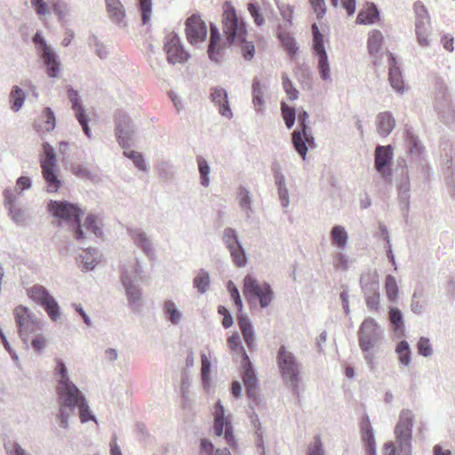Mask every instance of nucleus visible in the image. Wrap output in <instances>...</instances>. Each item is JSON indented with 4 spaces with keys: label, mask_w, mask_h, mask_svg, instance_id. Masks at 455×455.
Instances as JSON below:
<instances>
[{
    "label": "nucleus",
    "mask_w": 455,
    "mask_h": 455,
    "mask_svg": "<svg viewBox=\"0 0 455 455\" xmlns=\"http://www.w3.org/2000/svg\"><path fill=\"white\" fill-rule=\"evenodd\" d=\"M222 25L225 41L222 40L216 26L211 24V37L208 55L215 62L221 58L222 49L230 44L241 45L242 55L245 60H251L255 53L252 43L246 42L247 30L243 19L239 18L230 2H224Z\"/></svg>",
    "instance_id": "obj_1"
},
{
    "label": "nucleus",
    "mask_w": 455,
    "mask_h": 455,
    "mask_svg": "<svg viewBox=\"0 0 455 455\" xmlns=\"http://www.w3.org/2000/svg\"><path fill=\"white\" fill-rule=\"evenodd\" d=\"M276 365L287 387L297 390L300 381V365L291 351L281 345L276 352Z\"/></svg>",
    "instance_id": "obj_2"
},
{
    "label": "nucleus",
    "mask_w": 455,
    "mask_h": 455,
    "mask_svg": "<svg viewBox=\"0 0 455 455\" xmlns=\"http://www.w3.org/2000/svg\"><path fill=\"white\" fill-rule=\"evenodd\" d=\"M359 347L364 352V359L372 366L373 356L371 350L377 347L381 339V331L379 323L372 318H367L363 321L358 331Z\"/></svg>",
    "instance_id": "obj_3"
},
{
    "label": "nucleus",
    "mask_w": 455,
    "mask_h": 455,
    "mask_svg": "<svg viewBox=\"0 0 455 455\" xmlns=\"http://www.w3.org/2000/svg\"><path fill=\"white\" fill-rule=\"evenodd\" d=\"M250 304L259 301L262 308H266L273 299V291L267 283H259L251 275H245L242 290Z\"/></svg>",
    "instance_id": "obj_4"
},
{
    "label": "nucleus",
    "mask_w": 455,
    "mask_h": 455,
    "mask_svg": "<svg viewBox=\"0 0 455 455\" xmlns=\"http://www.w3.org/2000/svg\"><path fill=\"white\" fill-rule=\"evenodd\" d=\"M77 407L79 410V418L82 423H86L88 420L92 419L96 422V419L93 415H92L88 405L86 404V399L84 395H82L79 388L77 394H74L71 396V402L68 403V396L63 399L60 403V427L63 428H67L68 427V419L70 417V413L68 410H72L74 407Z\"/></svg>",
    "instance_id": "obj_5"
},
{
    "label": "nucleus",
    "mask_w": 455,
    "mask_h": 455,
    "mask_svg": "<svg viewBox=\"0 0 455 455\" xmlns=\"http://www.w3.org/2000/svg\"><path fill=\"white\" fill-rule=\"evenodd\" d=\"M48 208L53 217L58 218L60 220H64L67 223L77 225L76 229V239L85 238V235H84L79 225V216L81 214V210L77 206L67 203V201L52 200L48 205Z\"/></svg>",
    "instance_id": "obj_6"
},
{
    "label": "nucleus",
    "mask_w": 455,
    "mask_h": 455,
    "mask_svg": "<svg viewBox=\"0 0 455 455\" xmlns=\"http://www.w3.org/2000/svg\"><path fill=\"white\" fill-rule=\"evenodd\" d=\"M44 156L40 159L43 178L47 183V191L56 192L61 187V180L56 175V156L52 147L43 144Z\"/></svg>",
    "instance_id": "obj_7"
},
{
    "label": "nucleus",
    "mask_w": 455,
    "mask_h": 455,
    "mask_svg": "<svg viewBox=\"0 0 455 455\" xmlns=\"http://www.w3.org/2000/svg\"><path fill=\"white\" fill-rule=\"evenodd\" d=\"M27 295L35 303L43 307L52 321H57L60 308L54 298L41 284H34L27 290Z\"/></svg>",
    "instance_id": "obj_8"
},
{
    "label": "nucleus",
    "mask_w": 455,
    "mask_h": 455,
    "mask_svg": "<svg viewBox=\"0 0 455 455\" xmlns=\"http://www.w3.org/2000/svg\"><path fill=\"white\" fill-rule=\"evenodd\" d=\"M413 419L414 416L411 410H403L395 428L396 443L402 449L404 448L408 451H410L412 438Z\"/></svg>",
    "instance_id": "obj_9"
},
{
    "label": "nucleus",
    "mask_w": 455,
    "mask_h": 455,
    "mask_svg": "<svg viewBox=\"0 0 455 455\" xmlns=\"http://www.w3.org/2000/svg\"><path fill=\"white\" fill-rule=\"evenodd\" d=\"M164 51L168 63L183 64L188 61L191 55L182 46L180 37L175 33H170L164 39Z\"/></svg>",
    "instance_id": "obj_10"
},
{
    "label": "nucleus",
    "mask_w": 455,
    "mask_h": 455,
    "mask_svg": "<svg viewBox=\"0 0 455 455\" xmlns=\"http://www.w3.org/2000/svg\"><path fill=\"white\" fill-rule=\"evenodd\" d=\"M213 415L215 435L218 436L224 435L226 443L233 449H235L236 443L231 419L229 416H225V409L220 401L216 402Z\"/></svg>",
    "instance_id": "obj_11"
},
{
    "label": "nucleus",
    "mask_w": 455,
    "mask_h": 455,
    "mask_svg": "<svg viewBox=\"0 0 455 455\" xmlns=\"http://www.w3.org/2000/svg\"><path fill=\"white\" fill-rule=\"evenodd\" d=\"M311 30L313 34V52L318 58L319 74L323 79H328L330 76V67L324 47L323 36L319 31L316 24L311 26Z\"/></svg>",
    "instance_id": "obj_12"
},
{
    "label": "nucleus",
    "mask_w": 455,
    "mask_h": 455,
    "mask_svg": "<svg viewBox=\"0 0 455 455\" xmlns=\"http://www.w3.org/2000/svg\"><path fill=\"white\" fill-rule=\"evenodd\" d=\"M56 367L53 371L54 376L58 378V394L62 401L68 396V403H71V396L77 394L78 387L70 381L68 375V369L61 359H55Z\"/></svg>",
    "instance_id": "obj_13"
},
{
    "label": "nucleus",
    "mask_w": 455,
    "mask_h": 455,
    "mask_svg": "<svg viewBox=\"0 0 455 455\" xmlns=\"http://www.w3.org/2000/svg\"><path fill=\"white\" fill-rule=\"evenodd\" d=\"M185 34L190 44L204 42L207 37V26L199 15L194 14L185 22Z\"/></svg>",
    "instance_id": "obj_14"
},
{
    "label": "nucleus",
    "mask_w": 455,
    "mask_h": 455,
    "mask_svg": "<svg viewBox=\"0 0 455 455\" xmlns=\"http://www.w3.org/2000/svg\"><path fill=\"white\" fill-rule=\"evenodd\" d=\"M116 133L117 140L123 148L129 147L131 134L133 132L131 120L127 116L120 114L116 118Z\"/></svg>",
    "instance_id": "obj_15"
},
{
    "label": "nucleus",
    "mask_w": 455,
    "mask_h": 455,
    "mask_svg": "<svg viewBox=\"0 0 455 455\" xmlns=\"http://www.w3.org/2000/svg\"><path fill=\"white\" fill-rule=\"evenodd\" d=\"M212 100L218 105L219 112L224 116L225 118L230 119L233 116V112L230 108L228 100V92L223 87L215 86L211 90Z\"/></svg>",
    "instance_id": "obj_16"
},
{
    "label": "nucleus",
    "mask_w": 455,
    "mask_h": 455,
    "mask_svg": "<svg viewBox=\"0 0 455 455\" xmlns=\"http://www.w3.org/2000/svg\"><path fill=\"white\" fill-rule=\"evenodd\" d=\"M388 81L393 88L398 92H403L404 82L395 57L392 53H388Z\"/></svg>",
    "instance_id": "obj_17"
},
{
    "label": "nucleus",
    "mask_w": 455,
    "mask_h": 455,
    "mask_svg": "<svg viewBox=\"0 0 455 455\" xmlns=\"http://www.w3.org/2000/svg\"><path fill=\"white\" fill-rule=\"evenodd\" d=\"M68 97L70 100V102L72 103V108L76 113V118L79 122V124L83 126V130L84 133L87 135L88 138H90V130L88 126V121L86 120V116L84 114V111L83 109L82 105L79 103V95L76 91H74L72 89L68 90Z\"/></svg>",
    "instance_id": "obj_18"
},
{
    "label": "nucleus",
    "mask_w": 455,
    "mask_h": 455,
    "mask_svg": "<svg viewBox=\"0 0 455 455\" xmlns=\"http://www.w3.org/2000/svg\"><path fill=\"white\" fill-rule=\"evenodd\" d=\"M42 59L47 68V74L52 77L58 76L60 72V63L52 48H46L45 52L42 54Z\"/></svg>",
    "instance_id": "obj_19"
},
{
    "label": "nucleus",
    "mask_w": 455,
    "mask_h": 455,
    "mask_svg": "<svg viewBox=\"0 0 455 455\" xmlns=\"http://www.w3.org/2000/svg\"><path fill=\"white\" fill-rule=\"evenodd\" d=\"M377 129L378 133L382 136L388 135L395 125V120L394 119L390 112H381L377 116Z\"/></svg>",
    "instance_id": "obj_20"
},
{
    "label": "nucleus",
    "mask_w": 455,
    "mask_h": 455,
    "mask_svg": "<svg viewBox=\"0 0 455 455\" xmlns=\"http://www.w3.org/2000/svg\"><path fill=\"white\" fill-rule=\"evenodd\" d=\"M243 382L246 388L247 395L255 400L257 398L258 379L250 364L244 370Z\"/></svg>",
    "instance_id": "obj_21"
},
{
    "label": "nucleus",
    "mask_w": 455,
    "mask_h": 455,
    "mask_svg": "<svg viewBox=\"0 0 455 455\" xmlns=\"http://www.w3.org/2000/svg\"><path fill=\"white\" fill-rule=\"evenodd\" d=\"M379 18V13L377 7L372 4H366L362 10H360L357 17L356 23L362 25H370L377 21Z\"/></svg>",
    "instance_id": "obj_22"
},
{
    "label": "nucleus",
    "mask_w": 455,
    "mask_h": 455,
    "mask_svg": "<svg viewBox=\"0 0 455 455\" xmlns=\"http://www.w3.org/2000/svg\"><path fill=\"white\" fill-rule=\"evenodd\" d=\"M15 320L20 334L32 323V315L26 306L19 305L13 310Z\"/></svg>",
    "instance_id": "obj_23"
},
{
    "label": "nucleus",
    "mask_w": 455,
    "mask_h": 455,
    "mask_svg": "<svg viewBox=\"0 0 455 455\" xmlns=\"http://www.w3.org/2000/svg\"><path fill=\"white\" fill-rule=\"evenodd\" d=\"M108 13L116 24H122L125 18V11L120 0H105Z\"/></svg>",
    "instance_id": "obj_24"
},
{
    "label": "nucleus",
    "mask_w": 455,
    "mask_h": 455,
    "mask_svg": "<svg viewBox=\"0 0 455 455\" xmlns=\"http://www.w3.org/2000/svg\"><path fill=\"white\" fill-rule=\"evenodd\" d=\"M392 149L388 147L379 146L375 150V167L379 172L385 173L384 168L392 159Z\"/></svg>",
    "instance_id": "obj_25"
},
{
    "label": "nucleus",
    "mask_w": 455,
    "mask_h": 455,
    "mask_svg": "<svg viewBox=\"0 0 455 455\" xmlns=\"http://www.w3.org/2000/svg\"><path fill=\"white\" fill-rule=\"evenodd\" d=\"M121 282L125 288V292L128 297V300L131 305L136 304L141 300L142 293L137 285L133 284L130 280V277L122 274Z\"/></svg>",
    "instance_id": "obj_26"
},
{
    "label": "nucleus",
    "mask_w": 455,
    "mask_h": 455,
    "mask_svg": "<svg viewBox=\"0 0 455 455\" xmlns=\"http://www.w3.org/2000/svg\"><path fill=\"white\" fill-rule=\"evenodd\" d=\"M292 141H293V147L295 148L297 152L301 156V157L304 159L307 153V148L306 146V142L310 141V137L308 136L307 132H306V135H304L302 130L294 131L292 133Z\"/></svg>",
    "instance_id": "obj_27"
},
{
    "label": "nucleus",
    "mask_w": 455,
    "mask_h": 455,
    "mask_svg": "<svg viewBox=\"0 0 455 455\" xmlns=\"http://www.w3.org/2000/svg\"><path fill=\"white\" fill-rule=\"evenodd\" d=\"M383 43V36L378 29L371 31L368 37V50L371 56L377 57Z\"/></svg>",
    "instance_id": "obj_28"
},
{
    "label": "nucleus",
    "mask_w": 455,
    "mask_h": 455,
    "mask_svg": "<svg viewBox=\"0 0 455 455\" xmlns=\"http://www.w3.org/2000/svg\"><path fill=\"white\" fill-rule=\"evenodd\" d=\"M55 126V117L52 109L49 107H46L43 110L42 120H39L36 124V127L38 131L42 132H51L54 129Z\"/></svg>",
    "instance_id": "obj_29"
},
{
    "label": "nucleus",
    "mask_w": 455,
    "mask_h": 455,
    "mask_svg": "<svg viewBox=\"0 0 455 455\" xmlns=\"http://www.w3.org/2000/svg\"><path fill=\"white\" fill-rule=\"evenodd\" d=\"M252 103L256 111L262 112L264 110L265 102L263 100V89L260 82L255 78L252 82Z\"/></svg>",
    "instance_id": "obj_30"
},
{
    "label": "nucleus",
    "mask_w": 455,
    "mask_h": 455,
    "mask_svg": "<svg viewBox=\"0 0 455 455\" xmlns=\"http://www.w3.org/2000/svg\"><path fill=\"white\" fill-rule=\"evenodd\" d=\"M431 21H429L428 23H425L424 20H416L415 22V29L418 42L422 46H427L429 44L428 36Z\"/></svg>",
    "instance_id": "obj_31"
},
{
    "label": "nucleus",
    "mask_w": 455,
    "mask_h": 455,
    "mask_svg": "<svg viewBox=\"0 0 455 455\" xmlns=\"http://www.w3.org/2000/svg\"><path fill=\"white\" fill-rule=\"evenodd\" d=\"M227 343L233 353L239 354L244 360L249 359L244 348L243 347L241 338L238 332H233L227 339Z\"/></svg>",
    "instance_id": "obj_32"
},
{
    "label": "nucleus",
    "mask_w": 455,
    "mask_h": 455,
    "mask_svg": "<svg viewBox=\"0 0 455 455\" xmlns=\"http://www.w3.org/2000/svg\"><path fill=\"white\" fill-rule=\"evenodd\" d=\"M331 237L332 243L337 247L343 248L347 244V234L344 227L335 226L332 228L331 232Z\"/></svg>",
    "instance_id": "obj_33"
},
{
    "label": "nucleus",
    "mask_w": 455,
    "mask_h": 455,
    "mask_svg": "<svg viewBox=\"0 0 455 455\" xmlns=\"http://www.w3.org/2000/svg\"><path fill=\"white\" fill-rule=\"evenodd\" d=\"M279 38L284 50L291 58H293L299 50L293 36L288 33H282L279 35Z\"/></svg>",
    "instance_id": "obj_34"
},
{
    "label": "nucleus",
    "mask_w": 455,
    "mask_h": 455,
    "mask_svg": "<svg viewBox=\"0 0 455 455\" xmlns=\"http://www.w3.org/2000/svg\"><path fill=\"white\" fill-rule=\"evenodd\" d=\"M25 95L21 89L15 85L10 93V102L12 103V109L19 111L24 103Z\"/></svg>",
    "instance_id": "obj_35"
},
{
    "label": "nucleus",
    "mask_w": 455,
    "mask_h": 455,
    "mask_svg": "<svg viewBox=\"0 0 455 455\" xmlns=\"http://www.w3.org/2000/svg\"><path fill=\"white\" fill-rule=\"evenodd\" d=\"M385 289H386V292H387L388 300L395 301L397 299L398 288H397V282H396L395 276H393L391 275H387L386 283H385Z\"/></svg>",
    "instance_id": "obj_36"
},
{
    "label": "nucleus",
    "mask_w": 455,
    "mask_h": 455,
    "mask_svg": "<svg viewBox=\"0 0 455 455\" xmlns=\"http://www.w3.org/2000/svg\"><path fill=\"white\" fill-rule=\"evenodd\" d=\"M396 352L399 355L400 363L404 366H408L411 362V351L408 342L403 340L397 343Z\"/></svg>",
    "instance_id": "obj_37"
},
{
    "label": "nucleus",
    "mask_w": 455,
    "mask_h": 455,
    "mask_svg": "<svg viewBox=\"0 0 455 455\" xmlns=\"http://www.w3.org/2000/svg\"><path fill=\"white\" fill-rule=\"evenodd\" d=\"M282 81L283 91L288 96L289 100H295V99L299 97V92L295 88L293 83L291 81V78L286 74H283L282 76Z\"/></svg>",
    "instance_id": "obj_38"
},
{
    "label": "nucleus",
    "mask_w": 455,
    "mask_h": 455,
    "mask_svg": "<svg viewBox=\"0 0 455 455\" xmlns=\"http://www.w3.org/2000/svg\"><path fill=\"white\" fill-rule=\"evenodd\" d=\"M229 251L233 256V261L236 266L242 267L245 265L246 256L239 243L235 245H233L232 248L229 249Z\"/></svg>",
    "instance_id": "obj_39"
},
{
    "label": "nucleus",
    "mask_w": 455,
    "mask_h": 455,
    "mask_svg": "<svg viewBox=\"0 0 455 455\" xmlns=\"http://www.w3.org/2000/svg\"><path fill=\"white\" fill-rule=\"evenodd\" d=\"M164 310L165 314L170 316V320L172 323H178L181 319V314L179 312L173 301L167 300L164 304Z\"/></svg>",
    "instance_id": "obj_40"
},
{
    "label": "nucleus",
    "mask_w": 455,
    "mask_h": 455,
    "mask_svg": "<svg viewBox=\"0 0 455 455\" xmlns=\"http://www.w3.org/2000/svg\"><path fill=\"white\" fill-rule=\"evenodd\" d=\"M237 321L239 328L242 331L243 338L246 336V334L251 333L253 331L251 322L249 319L248 315L243 314V312L238 313Z\"/></svg>",
    "instance_id": "obj_41"
},
{
    "label": "nucleus",
    "mask_w": 455,
    "mask_h": 455,
    "mask_svg": "<svg viewBox=\"0 0 455 455\" xmlns=\"http://www.w3.org/2000/svg\"><path fill=\"white\" fill-rule=\"evenodd\" d=\"M209 283V275L206 272H200L194 279V285L201 293L206 291Z\"/></svg>",
    "instance_id": "obj_42"
},
{
    "label": "nucleus",
    "mask_w": 455,
    "mask_h": 455,
    "mask_svg": "<svg viewBox=\"0 0 455 455\" xmlns=\"http://www.w3.org/2000/svg\"><path fill=\"white\" fill-rule=\"evenodd\" d=\"M282 116L286 126L291 129L295 120V110L293 107H290L285 103L282 104Z\"/></svg>",
    "instance_id": "obj_43"
},
{
    "label": "nucleus",
    "mask_w": 455,
    "mask_h": 455,
    "mask_svg": "<svg viewBox=\"0 0 455 455\" xmlns=\"http://www.w3.org/2000/svg\"><path fill=\"white\" fill-rule=\"evenodd\" d=\"M228 290L230 292V295L237 308L238 313L243 312V300L241 299V295L232 281H229L228 283Z\"/></svg>",
    "instance_id": "obj_44"
},
{
    "label": "nucleus",
    "mask_w": 455,
    "mask_h": 455,
    "mask_svg": "<svg viewBox=\"0 0 455 455\" xmlns=\"http://www.w3.org/2000/svg\"><path fill=\"white\" fill-rule=\"evenodd\" d=\"M84 226L87 230L94 234L95 235H101V229L99 225L98 220L95 216L89 215L86 217L84 220Z\"/></svg>",
    "instance_id": "obj_45"
},
{
    "label": "nucleus",
    "mask_w": 455,
    "mask_h": 455,
    "mask_svg": "<svg viewBox=\"0 0 455 455\" xmlns=\"http://www.w3.org/2000/svg\"><path fill=\"white\" fill-rule=\"evenodd\" d=\"M132 235L134 240V243L140 247H141L146 253H148L150 251L149 240L147 238L145 234L140 232H134L132 233Z\"/></svg>",
    "instance_id": "obj_46"
},
{
    "label": "nucleus",
    "mask_w": 455,
    "mask_h": 455,
    "mask_svg": "<svg viewBox=\"0 0 455 455\" xmlns=\"http://www.w3.org/2000/svg\"><path fill=\"white\" fill-rule=\"evenodd\" d=\"M414 12L416 14V20H424L425 22L430 21V17L428 15L427 10L425 7L424 4H422V2H415Z\"/></svg>",
    "instance_id": "obj_47"
},
{
    "label": "nucleus",
    "mask_w": 455,
    "mask_h": 455,
    "mask_svg": "<svg viewBox=\"0 0 455 455\" xmlns=\"http://www.w3.org/2000/svg\"><path fill=\"white\" fill-rule=\"evenodd\" d=\"M197 164L199 165L201 183L204 187H207L209 184L208 173L210 172L207 161L203 158H199L197 159Z\"/></svg>",
    "instance_id": "obj_48"
},
{
    "label": "nucleus",
    "mask_w": 455,
    "mask_h": 455,
    "mask_svg": "<svg viewBox=\"0 0 455 455\" xmlns=\"http://www.w3.org/2000/svg\"><path fill=\"white\" fill-rule=\"evenodd\" d=\"M362 438L366 448V451L369 455H376L375 453V441L372 434V430L370 432L362 434Z\"/></svg>",
    "instance_id": "obj_49"
},
{
    "label": "nucleus",
    "mask_w": 455,
    "mask_h": 455,
    "mask_svg": "<svg viewBox=\"0 0 455 455\" xmlns=\"http://www.w3.org/2000/svg\"><path fill=\"white\" fill-rule=\"evenodd\" d=\"M139 4L141 11L143 24H147V22L150 20L151 17V0H139Z\"/></svg>",
    "instance_id": "obj_50"
},
{
    "label": "nucleus",
    "mask_w": 455,
    "mask_h": 455,
    "mask_svg": "<svg viewBox=\"0 0 455 455\" xmlns=\"http://www.w3.org/2000/svg\"><path fill=\"white\" fill-rule=\"evenodd\" d=\"M311 8L314 10L318 19H322L326 13V4L325 0H308Z\"/></svg>",
    "instance_id": "obj_51"
},
{
    "label": "nucleus",
    "mask_w": 455,
    "mask_h": 455,
    "mask_svg": "<svg viewBox=\"0 0 455 455\" xmlns=\"http://www.w3.org/2000/svg\"><path fill=\"white\" fill-rule=\"evenodd\" d=\"M124 155L127 156L128 158L132 159L140 170L147 169L142 155L139 152L133 150L124 151Z\"/></svg>",
    "instance_id": "obj_52"
},
{
    "label": "nucleus",
    "mask_w": 455,
    "mask_h": 455,
    "mask_svg": "<svg viewBox=\"0 0 455 455\" xmlns=\"http://www.w3.org/2000/svg\"><path fill=\"white\" fill-rule=\"evenodd\" d=\"M224 243L228 247V249L232 248L233 245H235L239 243L235 232L233 228H228L225 229Z\"/></svg>",
    "instance_id": "obj_53"
},
{
    "label": "nucleus",
    "mask_w": 455,
    "mask_h": 455,
    "mask_svg": "<svg viewBox=\"0 0 455 455\" xmlns=\"http://www.w3.org/2000/svg\"><path fill=\"white\" fill-rule=\"evenodd\" d=\"M307 455H323L322 443L319 435L315 436L314 442L307 447Z\"/></svg>",
    "instance_id": "obj_54"
},
{
    "label": "nucleus",
    "mask_w": 455,
    "mask_h": 455,
    "mask_svg": "<svg viewBox=\"0 0 455 455\" xmlns=\"http://www.w3.org/2000/svg\"><path fill=\"white\" fill-rule=\"evenodd\" d=\"M368 308L371 311H377L379 308V293L374 291L366 297Z\"/></svg>",
    "instance_id": "obj_55"
},
{
    "label": "nucleus",
    "mask_w": 455,
    "mask_h": 455,
    "mask_svg": "<svg viewBox=\"0 0 455 455\" xmlns=\"http://www.w3.org/2000/svg\"><path fill=\"white\" fill-rule=\"evenodd\" d=\"M418 350L423 356H429L432 352L430 340L427 338H421L418 342Z\"/></svg>",
    "instance_id": "obj_56"
},
{
    "label": "nucleus",
    "mask_w": 455,
    "mask_h": 455,
    "mask_svg": "<svg viewBox=\"0 0 455 455\" xmlns=\"http://www.w3.org/2000/svg\"><path fill=\"white\" fill-rule=\"evenodd\" d=\"M211 368V362L209 358L207 357V354L202 353L201 354V373L202 378L204 380L208 379V374Z\"/></svg>",
    "instance_id": "obj_57"
},
{
    "label": "nucleus",
    "mask_w": 455,
    "mask_h": 455,
    "mask_svg": "<svg viewBox=\"0 0 455 455\" xmlns=\"http://www.w3.org/2000/svg\"><path fill=\"white\" fill-rule=\"evenodd\" d=\"M31 4L35 9L36 13L39 16L45 15L48 12L47 4L44 0H31Z\"/></svg>",
    "instance_id": "obj_58"
},
{
    "label": "nucleus",
    "mask_w": 455,
    "mask_h": 455,
    "mask_svg": "<svg viewBox=\"0 0 455 455\" xmlns=\"http://www.w3.org/2000/svg\"><path fill=\"white\" fill-rule=\"evenodd\" d=\"M248 10H249L251 15L252 16V18L254 19L255 23L258 25H262L264 22V18L259 13V10L258 6L253 4H249Z\"/></svg>",
    "instance_id": "obj_59"
},
{
    "label": "nucleus",
    "mask_w": 455,
    "mask_h": 455,
    "mask_svg": "<svg viewBox=\"0 0 455 455\" xmlns=\"http://www.w3.org/2000/svg\"><path fill=\"white\" fill-rule=\"evenodd\" d=\"M34 44L37 45V48L39 52H41V55L45 52L46 48H51L48 46L43 37V36L40 33H36L33 37Z\"/></svg>",
    "instance_id": "obj_60"
},
{
    "label": "nucleus",
    "mask_w": 455,
    "mask_h": 455,
    "mask_svg": "<svg viewBox=\"0 0 455 455\" xmlns=\"http://www.w3.org/2000/svg\"><path fill=\"white\" fill-rule=\"evenodd\" d=\"M402 314L397 308H393L389 312V320L390 322L396 326V328H400L402 325Z\"/></svg>",
    "instance_id": "obj_61"
},
{
    "label": "nucleus",
    "mask_w": 455,
    "mask_h": 455,
    "mask_svg": "<svg viewBox=\"0 0 455 455\" xmlns=\"http://www.w3.org/2000/svg\"><path fill=\"white\" fill-rule=\"evenodd\" d=\"M4 196L5 200V205L9 208V211L12 212V208L14 207V201L16 199L14 191L12 189H5L4 191Z\"/></svg>",
    "instance_id": "obj_62"
},
{
    "label": "nucleus",
    "mask_w": 455,
    "mask_h": 455,
    "mask_svg": "<svg viewBox=\"0 0 455 455\" xmlns=\"http://www.w3.org/2000/svg\"><path fill=\"white\" fill-rule=\"evenodd\" d=\"M240 205L242 208H251V198L249 192L244 188L239 190Z\"/></svg>",
    "instance_id": "obj_63"
},
{
    "label": "nucleus",
    "mask_w": 455,
    "mask_h": 455,
    "mask_svg": "<svg viewBox=\"0 0 455 455\" xmlns=\"http://www.w3.org/2000/svg\"><path fill=\"white\" fill-rule=\"evenodd\" d=\"M200 448L202 451H204L209 455H214V445L212 443V442L208 441L207 438L201 439Z\"/></svg>",
    "instance_id": "obj_64"
}]
</instances>
